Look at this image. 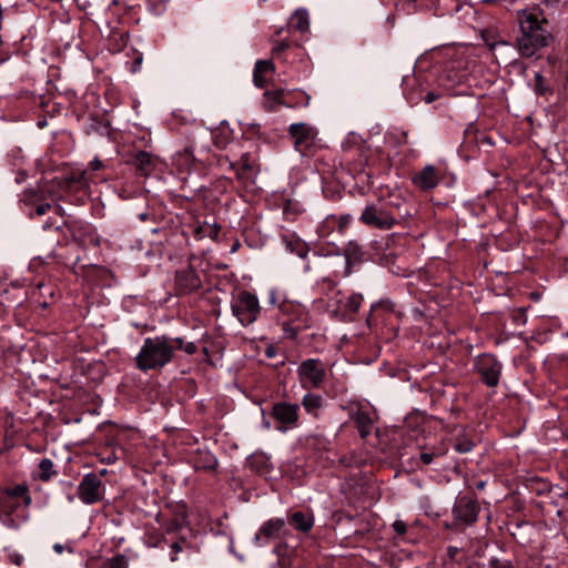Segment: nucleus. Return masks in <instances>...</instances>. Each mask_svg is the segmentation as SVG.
<instances>
[{
    "label": "nucleus",
    "instance_id": "obj_1",
    "mask_svg": "<svg viewBox=\"0 0 568 568\" xmlns=\"http://www.w3.org/2000/svg\"><path fill=\"white\" fill-rule=\"evenodd\" d=\"M517 16L520 33L516 48L521 57L531 58L552 41L548 21L537 10H519Z\"/></svg>",
    "mask_w": 568,
    "mask_h": 568
},
{
    "label": "nucleus",
    "instance_id": "obj_2",
    "mask_svg": "<svg viewBox=\"0 0 568 568\" xmlns=\"http://www.w3.org/2000/svg\"><path fill=\"white\" fill-rule=\"evenodd\" d=\"M175 346L171 337L160 335L146 337L135 356V365L140 371H158L168 365L174 356Z\"/></svg>",
    "mask_w": 568,
    "mask_h": 568
},
{
    "label": "nucleus",
    "instance_id": "obj_3",
    "mask_svg": "<svg viewBox=\"0 0 568 568\" xmlns=\"http://www.w3.org/2000/svg\"><path fill=\"white\" fill-rule=\"evenodd\" d=\"M278 324L286 338H295L300 332L311 325V317L305 306L297 302L284 300L278 303Z\"/></svg>",
    "mask_w": 568,
    "mask_h": 568
},
{
    "label": "nucleus",
    "instance_id": "obj_4",
    "mask_svg": "<svg viewBox=\"0 0 568 568\" xmlns=\"http://www.w3.org/2000/svg\"><path fill=\"white\" fill-rule=\"evenodd\" d=\"M232 314L243 326L253 324L261 314V306L256 295L243 291L231 304Z\"/></svg>",
    "mask_w": 568,
    "mask_h": 568
},
{
    "label": "nucleus",
    "instance_id": "obj_5",
    "mask_svg": "<svg viewBox=\"0 0 568 568\" xmlns=\"http://www.w3.org/2000/svg\"><path fill=\"white\" fill-rule=\"evenodd\" d=\"M480 505L476 499L460 497L453 507L454 521L448 528L460 529L474 525L477 521Z\"/></svg>",
    "mask_w": 568,
    "mask_h": 568
},
{
    "label": "nucleus",
    "instance_id": "obj_6",
    "mask_svg": "<svg viewBox=\"0 0 568 568\" xmlns=\"http://www.w3.org/2000/svg\"><path fill=\"white\" fill-rule=\"evenodd\" d=\"M297 375L302 387L320 388L325 381L326 371L321 359L308 358L300 364Z\"/></svg>",
    "mask_w": 568,
    "mask_h": 568
},
{
    "label": "nucleus",
    "instance_id": "obj_7",
    "mask_svg": "<svg viewBox=\"0 0 568 568\" xmlns=\"http://www.w3.org/2000/svg\"><path fill=\"white\" fill-rule=\"evenodd\" d=\"M359 221L371 227L389 230L395 223V216L383 204H369L363 210Z\"/></svg>",
    "mask_w": 568,
    "mask_h": 568
},
{
    "label": "nucleus",
    "instance_id": "obj_8",
    "mask_svg": "<svg viewBox=\"0 0 568 568\" xmlns=\"http://www.w3.org/2000/svg\"><path fill=\"white\" fill-rule=\"evenodd\" d=\"M298 412V404L278 402L273 405L270 415L276 422V429L285 433L297 427L300 418Z\"/></svg>",
    "mask_w": 568,
    "mask_h": 568
},
{
    "label": "nucleus",
    "instance_id": "obj_9",
    "mask_svg": "<svg viewBox=\"0 0 568 568\" xmlns=\"http://www.w3.org/2000/svg\"><path fill=\"white\" fill-rule=\"evenodd\" d=\"M474 367L480 375L481 381L488 387H495L498 385L503 364L493 354H481L475 358Z\"/></svg>",
    "mask_w": 568,
    "mask_h": 568
},
{
    "label": "nucleus",
    "instance_id": "obj_10",
    "mask_svg": "<svg viewBox=\"0 0 568 568\" xmlns=\"http://www.w3.org/2000/svg\"><path fill=\"white\" fill-rule=\"evenodd\" d=\"M288 132L294 140L295 149L302 155H312L317 140L315 128L306 123H294L290 125Z\"/></svg>",
    "mask_w": 568,
    "mask_h": 568
},
{
    "label": "nucleus",
    "instance_id": "obj_11",
    "mask_svg": "<svg viewBox=\"0 0 568 568\" xmlns=\"http://www.w3.org/2000/svg\"><path fill=\"white\" fill-rule=\"evenodd\" d=\"M77 495L85 505H93L102 500L104 496V486L98 474H85L78 486Z\"/></svg>",
    "mask_w": 568,
    "mask_h": 568
},
{
    "label": "nucleus",
    "instance_id": "obj_12",
    "mask_svg": "<svg viewBox=\"0 0 568 568\" xmlns=\"http://www.w3.org/2000/svg\"><path fill=\"white\" fill-rule=\"evenodd\" d=\"M288 535L286 524L284 519L273 518L267 520L258 529L254 537L257 545H264L271 540L284 538Z\"/></svg>",
    "mask_w": 568,
    "mask_h": 568
},
{
    "label": "nucleus",
    "instance_id": "obj_13",
    "mask_svg": "<svg viewBox=\"0 0 568 568\" xmlns=\"http://www.w3.org/2000/svg\"><path fill=\"white\" fill-rule=\"evenodd\" d=\"M202 286L199 274L192 267L178 271L175 274V291L179 295H187Z\"/></svg>",
    "mask_w": 568,
    "mask_h": 568
},
{
    "label": "nucleus",
    "instance_id": "obj_14",
    "mask_svg": "<svg viewBox=\"0 0 568 568\" xmlns=\"http://www.w3.org/2000/svg\"><path fill=\"white\" fill-rule=\"evenodd\" d=\"M362 302L363 295L357 293L341 298L338 301L339 306L337 311L342 313L343 321H354V316L359 311Z\"/></svg>",
    "mask_w": 568,
    "mask_h": 568
},
{
    "label": "nucleus",
    "instance_id": "obj_15",
    "mask_svg": "<svg viewBox=\"0 0 568 568\" xmlns=\"http://www.w3.org/2000/svg\"><path fill=\"white\" fill-rule=\"evenodd\" d=\"M439 178L434 165H426L413 176V183L422 190H432L438 184Z\"/></svg>",
    "mask_w": 568,
    "mask_h": 568
},
{
    "label": "nucleus",
    "instance_id": "obj_16",
    "mask_svg": "<svg viewBox=\"0 0 568 568\" xmlns=\"http://www.w3.org/2000/svg\"><path fill=\"white\" fill-rule=\"evenodd\" d=\"M132 164L141 175L148 176L155 170L156 160L150 153L139 151L132 156Z\"/></svg>",
    "mask_w": 568,
    "mask_h": 568
},
{
    "label": "nucleus",
    "instance_id": "obj_17",
    "mask_svg": "<svg viewBox=\"0 0 568 568\" xmlns=\"http://www.w3.org/2000/svg\"><path fill=\"white\" fill-rule=\"evenodd\" d=\"M352 419L355 422L362 438H366L373 429V419L367 412L357 409L353 413Z\"/></svg>",
    "mask_w": 568,
    "mask_h": 568
},
{
    "label": "nucleus",
    "instance_id": "obj_18",
    "mask_svg": "<svg viewBox=\"0 0 568 568\" xmlns=\"http://www.w3.org/2000/svg\"><path fill=\"white\" fill-rule=\"evenodd\" d=\"M194 163L195 158L193 155V149L190 146L184 148L174 155V164L181 172H190Z\"/></svg>",
    "mask_w": 568,
    "mask_h": 568
},
{
    "label": "nucleus",
    "instance_id": "obj_19",
    "mask_svg": "<svg viewBox=\"0 0 568 568\" xmlns=\"http://www.w3.org/2000/svg\"><path fill=\"white\" fill-rule=\"evenodd\" d=\"M273 70V63L267 60H258L255 63L253 72V81L257 88H264L267 80L264 74Z\"/></svg>",
    "mask_w": 568,
    "mask_h": 568
},
{
    "label": "nucleus",
    "instance_id": "obj_20",
    "mask_svg": "<svg viewBox=\"0 0 568 568\" xmlns=\"http://www.w3.org/2000/svg\"><path fill=\"white\" fill-rule=\"evenodd\" d=\"M2 494L7 495L10 498L21 497L24 506H30L32 503V498L29 494L28 486L24 484L16 485L14 487H7L2 489Z\"/></svg>",
    "mask_w": 568,
    "mask_h": 568
},
{
    "label": "nucleus",
    "instance_id": "obj_21",
    "mask_svg": "<svg viewBox=\"0 0 568 568\" xmlns=\"http://www.w3.org/2000/svg\"><path fill=\"white\" fill-rule=\"evenodd\" d=\"M448 452V447L446 444L440 443L437 446H434L429 449H426L420 453V460L424 465H429L434 462V459L444 457Z\"/></svg>",
    "mask_w": 568,
    "mask_h": 568
},
{
    "label": "nucleus",
    "instance_id": "obj_22",
    "mask_svg": "<svg viewBox=\"0 0 568 568\" xmlns=\"http://www.w3.org/2000/svg\"><path fill=\"white\" fill-rule=\"evenodd\" d=\"M291 523L297 530L306 532L311 530L313 527L314 520L311 515L304 514L302 511H296L291 516Z\"/></svg>",
    "mask_w": 568,
    "mask_h": 568
},
{
    "label": "nucleus",
    "instance_id": "obj_23",
    "mask_svg": "<svg viewBox=\"0 0 568 568\" xmlns=\"http://www.w3.org/2000/svg\"><path fill=\"white\" fill-rule=\"evenodd\" d=\"M291 26L301 31L306 32L310 28V17L305 9H298L291 18Z\"/></svg>",
    "mask_w": 568,
    "mask_h": 568
},
{
    "label": "nucleus",
    "instance_id": "obj_24",
    "mask_svg": "<svg viewBox=\"0 0 568 568\" xmlns=\"http://www.w3.org/2000/svg\"><path fill=\"white\" fill-rule=\"evenodd\" d=\"M283 90L266 91L264 93L263 106L266 111H274L277 105L283 104Z\"/></svg>",
    "mask_w": 568,
    "mask_h": 568
},
{
    "label": "nucleus",
    "instance_id": "obj_25",
    "mask_svg": "<svg viewBox=\"0 0 568 568\" xmlns=\"http://www.w3.org/2000/svg\"><path fill=\"white\" fill-rule=\"evenodd\" d=\"M44 201V195L34 189H27L23 191L20 202L29 209H33L38 202Z\"/></svg>",
    "mask_w": 568,
    "mask_h": 568
},
{
    "label": "nucleus",
    "instance_id": "obj_26",
    "mask_svg": "<svg viewBox=\"0 0 568 568\" xmlns=\"http://www.w3.org/2000/svg\"><path fill=\"white\" fill-rule=\"evenodd\" d=\"M196 469L214 470L217 466V459L209 452L200 454V458L194 460Z\"/></svg>",
    "mask_w": 568,
    "mask_h": 568
},
{
    "label": "nucleus",
    "instance_id": "obj_27",
    "mask_svg": "<svg viewBox=\"0 0 568 568\" xmlns=\"http://www.w3.org/2000/svg\"><path fill=\"white\" fill-rule=\"evenodd\" d=\"M323 398L320 395L306 394L302 399V404L307 413H315L322 406Z\"/></svg>",
    "mask_w": 568,
    "mask_h": 568
},
{
    "label": "nucleus",
    "instance_id": "obj_28",
    "mask_svg": "<svg viewBox=\"0 0 568 568\" xmlns=\"http://www.w3.org/2000/svg\"><path fill=\"white\" fill-rule=\"evenodd\" d=\"M54 465L53 462L50 458H43L39 463V478L43 481L50 480L57 471L53 469Z\"/></svg>",
    "mask_w": 568,
    "mask_h": 568
},
{
    "label": "nucleus",
    "instance_id": "obj_29",
    "mask_svg": "<svg viewBox=\"0 0 568 568\" xmlns=\"http://www.w3.org/2000/svg\"><path fill=\"white\" fill-rule=\"evenodd\" d=\"M303 209L300 203L294 202L292 200H287L283 207V214L286 220L293 221L295 217L302 213Z\"/></svg>",
    "mask_w": 568,
    "mask_h": 568
},
{
    "label": "nucleus",
    "instance_id": "obj_30",
    "mask_svg": "<svg viewBox=\"0 0 568 568\" xmlns=\"http://www.w3.org/2000/svg\"><path fill=\"white\" fill-rule=\"evenodd\" d=\"M474 442L466 435H460L456 437L454 444L455 449L460 454L469 453L474 448Z\"/></svg>",
    "mask_w": 568,
    "mask_h": 568
},
{
    "label": "nucleus",
    "instance_id": "obj_31",
    "mask_svg": "<svg viewBox=\"0 0 568 568\" xmlns=\"http://www.w3.org/2000/svg\"><path fill=\"white\" fill-rule=\"evenodd\" d=\"M171 342L175 346V351L176 349H182V351H184L189 355H192V354H194L197 351V347H196L195 343H193V342H184V339L181 338V337H174V338L171 337Z\"/></svg>",
    "mask_w": 568,
    "mask_h": 568
},
{
    "label": "nucleus",
    "instance_id": "obj_32",
    "mask_svg": "<svg viewBox=\"0 0 568 568\" xmlns=\"http://www.w3.org/2000/svg\"><path fill=\"white\" fill-rule=\"evenodd\" d=\"M534 81V90L537 94L546 95L547 93L550 92V88L546 83V80L540 72L535 73Z\"/></svg>",
    "mask_w": 568,
    "mask_h": 568
},
{
    "label": "nucleus",
    "instance_id": "obj_33",
    "mask_svg": "<svg viewBox=\"0 0 568 568\" xmlns=\"http://www.w3.org/2000/svg\"><path fill=\"white\" fill-rule=\"evenodd\" d=\"M51 209H52V205L50 203L40 201L36 205H33V209L27 210V214L29 217H34L36 215L42 216Z\"/></svg>",
    "mask_w": 568,
    "mask_h": 568
},
{
    "label": "nucleus",
    "instance_id": "obj_34",
    "mask_svg": "<svg viewBox=\"0 0 568 568\" xmlns=\"http://www.w3.org/2000/svg\"><path fill=\"white\" fill-rule=\"evenodd\" d=\"M219 231H220V227L216 226L215 224H213V225L204 224L196 229V235L199 237L209 236V237L215 239L219 234Z\"/></svg>",
    "mask_w": 568,
    "mask_h": 568
},
{
    "label": "nucleus",
    "instance_id": "obj_35",
    "mask_svg": "<svg viewBox=\"0 0 568 568\" xmlns=\"http://www.w3.org/2000/svg\"><path fill=\"white\" fill-rule=\"evenodd\" d=\"M378 308H383L385 310L386 312H393L394 310V303L389 300H381L376 303H374L372 306H371V313L367 317V323L369 324L371 322V318L374 314V312H376Z\"/></svg>",
    "mask_w": 568,
    "mask_h": 568
},
{
    "label": "nucleus",
    "instance_id": "obj_36",
    "mask_svg": "<svg viewBox=\"0 0 568 568\" xmlns=\"http://www.w3.org/2000/svg\"><path fill=\"white\" fill-rule=\"evenodd\" d=\"M186 524H187L186 515L176 517V518L172 519L170 523H168V525L165 527V532L170 534V532L178 531V530L182 529Z\"/></svg>",
    "mask_w": 568,
    "mask_h": 568
},
{
    "label": "nucleus",
    "instance_id": "obj_37",
    "mask_svg": "<svg viewBox=\"0 0 568 568\" xmlns=\"http://www.w3.org/2000/svg\"><path fill=\"white\" fill-rule=\"evenodd\" d=\"M110 568H129L128 558L124 555H116L110 559Z\"/></svg>",
    "mask_w": 568,
    "mask_h": 568
},
{
    "label": "nucleus",
    "instance_id": "obj_38",
    "mask_svg": "<svg viewBox=\"0 0 568 568\" xmlns=\"http://www.w3.org/2000/svg\"><path fill=\"white\" fill-rule=\"evenodd\" d=\"M287 247H290L292 252H295L302 258H304L308 253L306 245L303 243H296L295 245L293 243H288Z\"/></svg>",
    "mask_w": 568,
    "mask_h": 568
},
{
    "label": "nucleus",
    "instance_id": "obj_39",
    "mask_svg": "<svg viewBox=\"0 0 568 568\" xmlns=\"http://www.w3.org/2000/svg\"><path fill=\"white\" fill-rule=\"evenodd\" d=\"M491 568H514L513 564L506 559H493L490 561Z\"/></svg>",
    "mask_w": 568,
    "mask_h": 568
},
{
    "label": "nucleus",
    "instance_id": "obj_40",
    "mask_svg": "<svg viewBox=\"0 0 568 568\" xmlns=\"http://www.w3.org/2000/svg\"><path fill=\"white\" fill-rule=\"evenodd\" d=\"M393 528H394V530H395L398 535H400V536H402V535H405V534H406V531H407V525H406V523H405V521H403V520H399V519H397V520H395V521L393 523Z\"/></svg>",
    "mask_w": 568,
    "mask_h": 568
},
{
    "label": "nucleus",
    "instance_id": "obj_41",
    "mask_svg": "<svg viewBox=\"0 0 568 568\" xmlns=\"http://www.w3.org/2000/svg\"><path fill=\"white\" fill-rule=\"evenodd\" d=\"M241 169L242 171L244 172H247V171H252L253 170V165L250 161V156L248 154H243L242 158H241Z\"/></svg>",
    "mask_w": 568,
    "mask_h": 568
},
{
    "label": "nucleus",
    "instance_id": "obj_42",
    "mask_svg": "<svg viewBox=\"0 0 568 568\" xmlns=\"http://www.w3.org/2000/svg\"><path fill=\"white\" fill-rule=\"evenodd\" d=\"M171 549H172V555H171V560L172 561H175L178 560V554L182 551V546L179 541H175L171 545Z\"/></svg>",
    "mask_w": 568,
    "mask_h": 568
},
{
    "label": "nucleus",
    "instance_id": "obj_43",
    "mask_svg": "<svg viewBox=\"0 0 568 568\" xmlns=\"http://www.w3.org/2000/svg\"><path fill=\"white\" fill-rule=\"evenodd\" d=\"M17 505H8L6 501H2L0 498V509H2L7 514H11L13 510H16Z\"/></svg>",
    "mask_w": 568,
    "mask_h": 568
},
{
    "label": "nucleus",
    "instance_id": "obj_44",
    "mask_svg": "<svg viewBox=\"0 0 568 568\" xmlns=\"http://www.w3.org/2000/svg\"><path fill=\"white\" fill-rule=\"evenodd\" d=\"M288 48V43L286 41L280 42L276 47L273 49L274 54H280L284 52Z\"/></svg>",
    "mask_w": 568,
    "mask_h": 568
},
{
    "label": "nucleus",
    "instance_id": "obj_45",
    "mask_svg": "<svg viewBox=\"0 0 568 568\" xmlns=\"http://www.w3.org/2000/svg\"><path fill=\"white\" fill-rule=\"evenodd\" d=\"M142 64V54L140 53L133 61V64H132V71L133 72H136L140 70V67Z\"/></svg>",
    "mask_w": 568,
    "mask_h": 568
},
{
    "label": "nucleus",
    "instance_id": "obj_46",
    "mask_svg": "<svg viewBox=\"0 0 568 568\" xmlns=\"http://www.w3.org/2000/svg\"><path fill=\"white\" fill-rule=\"evenodd\" d=\"M268 303L275 305L278 303L277 293L274 290H271L268 293Z\"/></svg>",
    "mask_w": 568,
    "mask_h": 568
},
{
    "label": "nucleus",
    "instance_id": "obj_47",
    "mask_svg": "<svg viewBox=\"0 0 568 568\" xmlns=\"http://www.w3.org/2000/svg\"><path fill=\"white\" fill-rule=\"evenodd\" d=\"M10 558H11V561L13 564H16L17 566H20L22 560H23V557L21 555H19V554H13V555L10 556Z\"/></svg>",
    "mask_w": 568,
    "mask_h": 568
},
{
    "label": "nucleus",
    "instance_id": "obj_48",
    "mask_svg": "<svg viewBox=\"0 0 568 568\" xmlns=\"http://www.w3.org/2000/svg\"><path fill=\"white\" fill-rule=\"evenodd\" d=\"M51 229L59 230V229H60V226H59V225H55L51 220H48V221L43 224V230H51Z\"/></svg>",
    "mask_w": 568,
    "mask_h": 568
},
{
    "label": "nucleus",
    "instance_id": "obj_49",
    "mask_svg": "<svg viewBox=\"0 0 568 568\" xmlns=\"http://www.w3.org/2000/svg\"><path fill=\"white\" fill-rule=\"evenodd\" d=\"M437 99V95L434 93V92H428L425 97V102L426 103H432L433 101H435Z\"/></svg>",
    "mask_w": 568,
    "mask_h": 568
},
{
    "label": "nucleus",
    "instance_id": "obj_50",
    "mask_svg": "<svg viewBox=\"0 0 568 568\" xmlns=\"http://www.w3.org/2000/svg\"><path fill=\"white\" fill-rule=\"evenodd\" d=\"M457 552H458V548H456V547H448V549H447V555L452 559H454L456 557Z\"/></svg>",
    "mask_w": 568,
    "mask_h": 568
},
{
    "label": "nucleus",
    "instance_id": "obj_51",
    "mask_svg": "<svg viewBox=\"0 0 568 568\" xmlns=\"http://www.w3.org/2000/svg\"><path fill=\"white\" fill-rule=\"evenodd\" d=\"M90 165H91L92 170H99L102 166V163H101V161L95 159L90 162Z\"/></svg>",
    "mask_w": 568,
    "mask_h": 568
},
{
    "label": "nucleus",
    "instance_id": "obj_52",
    "mask_svg": "<svg viewBox=\"0 0 568 568\" xmlns=\"http://www.w3.org/2000/svg\"><path fill=\"white\" fill-rule=\"evenodd\" d=\"M53 550H54L57 554H59V555H60V554H62V552H63V550H64V546H63V545H61V544H55V545L53 546Z\"/></svg>",
    "mask_w": 568,
    "mask_h": 568
},
{
    "label": "nucleus",
    "instance_id": "obj_53",
    "mask_svg": "<svg viewBox=\"0 0 568 568\" xmlns=\"http://www.w3.org/2000/svg\"><path fill=\"white\" fill-rule=\"evenodd\" d=\"M24 179H26V174H24V173H20V174L18 175V178H17V182H18V183H21L22 181H24Z\"/></svg>",
    "mask_w": 568,
    "mask_h": 568
},
{
    "label": "nucleus",
    "instance_id": "obj_54",
    "mask_svg": "<svg viewBox=\"0 0 568 568\" xmlns=\"http://www.w3.org/2000/svg\"><path fill=\"white\" fill-rule=\"evenodd\" d=\"M274 551H275L278 556H281V555H282V547H281V546H276V547H275V549H274Z\"/></svg>",
    "mask_w": 568,
    "mask_h": 568
},
{
    "label": "nucleus",
    "instance_id": "obj_55",
    "mask_svg": "<svg viewBox=\"0 0 568 568\" xmlns=\"http://www.w3.org/2000/svg\"><path fill=\"white\" fill-rule=\"evenodd\" d=\"M106 474H108V470L105 468H103L100 470V475H98V476L101 477V476H105Z\"/></svg>",
    "mask_w": 568,
    "mask_h": 568
},
{
    "label": "nucleus",
    "instance_id": "obj_56",
    "mask_svg": "<svg viewBox=\"0 0 568 568\" xmlns=\"http://www.w3.org/2000/svg\"><path fill=\"white\" fill-rule=\"evenodd\" d=\"M484 486H485V483H484V481H480V483H478V484H477V488H479V489H483V488H484Z\"/></svg>",
    "mask_w": 568,
    "mask_h": 568
},
{
    "label": "nucleus",
    "instance_id": "obj_57",
    "mask_svg": "<svg viewBox=\"0 0 568 568\" xmlns=\"http://www.w3.org/2000/svg\"><path fill=\"white\" fill-rule=\"evenodd\" d=\"M497 44H498V43L494 42V43H489L488 45H489V48L493 50V49H495V47H496Z\"/></svg>",
    "mask_w": 568,
    "mask_h": 568
},
{
    "label": "nucleus",
    "instance_id": "obj_58",
    "mask_svg": "<svg viewBox=\"0 0 568 568\" xmlns=\"http://www.w3.org/2000/svg\"><path fill=\"white\" fill-rule=\"evenodd\" d=\"M146 216H148V215H146L145 213L140 214V219H141L142 221H144V220L146 219Z\"/></svg>",
    "mask_w": 568,
    "mask_h": 568
},
{
    "label": "nucleus",
    "instance_id": "obj_59",
    "mask_svg": "<svg viewBox=\"0 0 568 568\" xmlns=\"http://www.w3.org/2000/svg\"><path fill=\"white\" fill-rule=\"evenodd\" d=\"M266 354H267L268 357L273 356V352L271 349H267Z\"/></svg>",
    "mask_w": 568,
    "mask_h": 568
},
{
    "label": "nucleus",
    "instance_id": "obj_60",
    "mask_svg": "<svg viewBox=\"0 0 568 568\" xmlns=\"http://www.w3.org/2000/svg\"><path fill=\"white\" fill-rule=\"evenodd\" d=\"M114 460H115V457H109V458H108V463H109V464H110V463H113Z\"/></svg>",
    "mask_w": 568,
    "mask_h": 568
},
{
    "label": "nucleus",
    "instance_id": "obj_61",
    "mask_svg": "<svg viewBox=\"0 0 568 568\" xmlns=\"http://www.w3.org/2000/svg\"><path fill=\"white\" fill-rule=\"evenodd\" d=\"M305 99H306L305 105H308L310 97L305 94Z\"/></svg>",
    "mask_w": 568,
    "mask_h": 568
},
{
    "label": "nucleus",
    "instance_id": "obj_62",
    "mask_svg": "<svg viewBox=\"0 0 568 568\" xmlns=\"http://www.w3.org/2000/svg\"><path fill=\"white\" fill-rule=\"evenodd\" d=\"M55 210H57V212L59 213V212H60V210H61V207H60V206H55Z\"/></svg>",
    "mask_w": 568,
    "mask_h": 568
},
{
    "label": "nucleus",
    "instance_id": "obj_63",
    "mask_svg": "<svg viewBox=\"0 0 568 568\" xmlns=\"http://www.w3.org/2000/svg\"><path fill=\"white\" fill-rule=\"evenodd\" d=\"M264 425L268 428L270 427V423L268 422H265Z\"/></svg>",
    "mask_w": 568,
    "mask_h": 568
}]
</instances>
